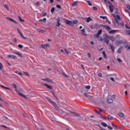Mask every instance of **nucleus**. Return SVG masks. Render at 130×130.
Masks as SVG:
<instances>
[{"mask_svg": "<svg viewBox=\"0 0 130 130\" xmlns=\"http://www.w3.org/2000/svg\"><path fill=\"white\" fill-rule=\"evenodd\" d=\"M70 113L71 114H73V116H76V117H81V115L80 114L75 112L71 111Z\"/></svg>", "mask_w": 130, "mask_h": 130, "instance_id": "4", "label": "nucleus"}, {"mask_svg": "<svg viewBox=\"0 0 130 130\" xmlns=\"http://www.w3.org/2000/svg\"><path fill=\"white\" fill-rule=\"evenodd\" d=\"M46 99L47 100H48V101L50 102V103H51V104H52L56 110H58V107H57V104H56V103L52 101L51 99H50V98L47 97Z\"/></svg>", "mask_w": 130, "mask_h": 130, "instance_id": "1", "label": "nucleus"}, {"mask_svg": "<svg viewBox=\"0 0 130 130\" xmlns=\"http://www.w3.org/2000/svg\"><path fill=\"white\" fill-rule=\"evenodd\" d=\"M78 1L74 2L72 4V7L74 8V7L77 6L78 5Z\"/></svg>", "mask_w": 130, "mask_h": 130, "instance_id": "15", "label": "nucleus"}, {"mask_svg": "<svg viewBox=\"0 0 130 130\" xmlns=\"http://www.w3.org/2000/svg\"><path fill=\"white\" fill-rule=\"evenodd\" d=\"M84 95L85 97H87L89 99H92L93 98V96L87 94L86 93H84Z\"/></svg>", "mask_w": 130, "mask_h": 130, "instance_id": "11", "label": "nucleus"}, {"mask_svg": "<svg viewBox=\"0 0 130 130\" xmlns=\"http://www.w3.org/2000/svg\"><path fill=\"white\" fill-rule=\"evenodd\" d=\"M117 60L118 61H119V62H122V60L119 58H117Z\"/></svg>", "mask_w": 130, "mask_h": 130, "instance_id": "46", "label": "nucleus"}, {"mask_svg": "<svg viewBox=\"0 0 130 130\" xmlns=\"http://www.w3.org/2000/svg\"><path fill=\"white\" fill-rule=\"evenodd\" d=\"M12 86L14 89H17V85L15 83H12Z\"/></svg>", "mask_w": 130, "mask_h": 130, "instance_id": "35", "label": "nucleus"}, {"mask_svg": "<svg viewBox=\"0 0 130 130\" xmlns=\"http://www.w3.org/2000/svg\"><path fill=\"white\" fill-rule=\"evenodd\" d=\"M125 27H126V29H129V26H127V24H125Z\"/></svg>", "mask_w": 130, "mask_h": 130, "instance_id": "61", "label": "nucleus"}, {"mask_svg": "<svg viewBox=\"0 0 130 130\" xmlns=\"http://www.w3.org/2000/svg\"><path fill=\"white\" fill-rule=\"evenodd\" d=\"M110 39L111 40V41H114L115 40V38L114 37H111Z\"/></svg>", "mask_w": 130, "mask_h": 130, "instance_id": "38", "label": "nucleus"}, {"mask_svg": "<svg viewBox=\"0 0 130 130\" xmlns=\"http://www.w3.org/2000/svg\"><path fill=\"white\" fill-rule=\"evenodd\" d=\"M118 115L120 117H123V116H124V115L123 114V113H122V112L119 113V114H118Z\"/></svg>", "mask_w": 130, "mask_h": 130, "instance_id": "27", "label": "nucleus"}, {"mask_svg": "<svg viewBox=\"0 0 130 130\" xmlns=\"http://www.w3.org/2000/svg\"><path fill=\"white\" fill-rule=\"evenodd\" d=\"M94 36L95 38H99V36H100V35L98 34H96L94 35Z\"/></svg>", "mask_w": 130, "mask_h": 130, "instance_id": "41", "label": "nucleus"}, {"mask_svg": "<svg viewBox=\"0 0 130 130\" xmlns=\"http://www.w3.org/2000/svg\"><path fill=\"white\" fill-rule=\"evenodd\" d=\"M1 88H3V89H6V90H9V91H12L11 89H10L9 87H7L6 86H4L3 85H0Z\"/></svg>", "mask_w": 130, "mask_h": 130, "instance_id": "14", "label": "nucleus"}, {"mask_svg": "<svg viewBox=\"0 0 130 130\" xmlns=\"http://www.w3.org/2000/svg\"><path fill=\"white\" fill-rule=\"evenodd\" d=\"M126 8H127L128 10H129V11H130V5H129L127 4V5H126Z\"/></svg>", "mask_w": 130, "mask_h": 130, "instance_id": "58", "label": "nucleus"}, {"mask_svg": "<svg viewBox=\"0 0 130 130\" xmlns=\"http://www.w3.org/2000/svg\"><path fill=\"white\" fill-rule=\"evenodd\" d=\"M60 26V19L59 18L57 19V24H56V27H59Z\"/></svg>", "mask_w": 130, "mask_h": 130, "instance_id": "12", "label": "nucleus"}, {"mask_svg": "<svg viewBox=\"0 0 130 130\" xmlns=\"http://www.w3.org/2000/svg\"><path fill=\"white\" fill-rule=\"evenodd\" d=\"M105 43H106L107 45L109 44V37L108 36H107L106 38L104 39Z\"/></svg>", "mask_w": 130, "mask_h": 130, "instance_id": "3", "label": "nucleus"}, {"mask_svg": "<svg viewBox=\"0 0 130 130\" xmlns=\"http://www.w3.org/2000/svg\"><path fill=\"white\" fill-rule=\"evenodd\" d=\"M13 53H15V54H18V55H19V56H20V57H23V56L22 55V54H21L19 52L14 51Z\"/></svg>", "mask_w": 130, "mask_h": 130, "instance_id": "22", "label": "nucleus"}, {"mask_svg": "<svg viewBox=\"0 0 130 130\" xmlns=\"http://www.w3.org/2000/svg\"><path fill=\"white\" fill-rule=\"evenodd\" d=\"M122 44H123V45H127L128 43L126 41H122Z\"/></svg>", "mask_w": 130, "mask_h": 130, "instance_id": "30", "label": "nucleus"}, {"mask_svg": "<svg viewBox=\"0 0 130 130\" xmlns=\"http://www.w3.org/2000/svg\"><path fill=\"white\" fill-rule=\"evenodd\" d=\"M103 55L105 58H107V56H106V53L105 52V51H103Z\"/></svg>", "mask_w": 130, "mask_h": 130, "instance_id": "26", "label": "nucleus"}, {"mask_svg": "<svg viewBox=\"0 0 130 130\" xmlns=\"http://www.w3.org/2000/svg\"><path fill=\"white\" fill-rule=\"evenodd\" d=\"M47 13L46 12H44L42 14V17H45V16H47Z\"/></svg>", "mask_w": 130, "mask_h": 130, "instance_id": "43", "label": "nucleus"}, {"mask_svg": "<svg viewBox=\"0 0 130 130\" xmlns=\"http://www.w3.org/2000/svg\"><path fill=\"white\" fill-rule=\"evenodd\" d=\"M110 80H111L112 82H115V80H114V78L113 77H110Z\"/></svg>", "mask_w": 130, "mask_h": 130, "instance_id": "52", "label": "nucleus"}, {"mask_svg": "<svg viewBox=\"0 0 130 130\" xmlns=\"http://www.w3.org/2000/svg\"><path fill=\"white\" fill-rule=\"evenodd\" d=\"M36 7H38L39 6H40V2H37L35 4Z\"/></svg>", "mask_w": 130, "mask_h": 130, "instance_id": "37", "label": "nucleus"}, {"mask_svg": "<svg viewBox=\"0 0 130 130\" xmlns=\"http://www.w3.org/2000/svg\"><path fill=\"white\" fill-rule=\"evenodd\" d=\"M99 77H100V78H102V74L100 73L98 74Z\"/></svg>", "mask_w": 130, "mask_h": 130, "instance_id": "60", "label": "nucleus"}, {"mask_svg": "<svg viewBox=\"0 0 130 130\" xmlns=\"http://www.w3.org/2000/svg\"><path fill=\"white\" fill-rule=\"evenodd\" d=\"M104 27L107 31H110V30H111V27L107 25H104Z\"/></svg>", "mask_w": 130, "mask_h": 130, "instance_id": "10", "label": "nucleus"}, {"mask_svg": "<svg viewBox=\"0 0 130 130\" xmlns=\"http://www.w3.org/2000/svg\"><path fill=\"white\" fill-rule=\"evenodd\" d=\"M15 74H17V75H19V76H23V74H22V73H20L19 72V71H15Z\"/></svg>", "mask_w": 130, "mask_h": 130, "instance_id": "29", "label": "nucleus"}, {"mask_svg": "<svg viewBox=\"0 0 130 130\" xmlns=\"http://www.w3.org/2000/svg\"><path fill=\"white\" fill-rule=\"evenodd\" d=\"M64 50L65 52H66V53H67V54H69V51H68V50L64 49Z\"/></svg>", "mask_w": 130, "mask_h": 130, "instance_id": "63", "label": "nucleus"}, {"mask_svg": "<svg viewBox=\"0 0 130 130\" xmlns=\"http://www.w3.org/2000/svg\"><path fill=\"white\" fill-rule=\"evenodd\" d=\"M112 125H113V126H114L115 127H116V128H118V126L113 124V123H112Z\"/></svg>", "mask_w": 130, "mask_h": 130, "instance_id": "50", "label": "nucleus"}, {"mask_svg": "<svg viewBox=\"0 0 130 130\" xmlns=\"http://www.w3.org/2000/svg\"><path fill=\"white\" fill-rule=\"evenodd\" d=\"M3 68H4V66H3V64L2 63V62H0V70H2Z\"/></svg>", "mask_w": 130, "mask_h": 130, "instance_id": "45", "label": "nucleus"}, {"mask_svg": "<svg viewBox=\"0 0 130 130\" xmlns=\"http://www.w3.org/2000/svg\"><path fill=\"white\" fill-rule=\"evenodd\" d=\"M73 24H78V20H75L73 21Z\"/></svg>", "mask_w": 130, "mask_h": 130, "instance_id": "47", "label": "nucleus"}, {"mask_svg": "<svg viewBox=\"0 0 130 130\" xmlns=\"http://www.w3.org/2000/svg\"><path fill=\"white\" fill-rule=\"evenodd\" d=\"M37 31V32H39V33H43V30L41 29H38Z\"/></svg>", "mask_w": 130, "mask_h": 130, "instance_id": "31", "label": "nucleus"}, {"mask_svg": "<svg viewBox=\"0 0 130 130\" xmlns=\"http://www.w3.org/2000/svg\"><path fill=\"white\" fill-rule=\"evenodd\" d=\"M56 8H57V9H59V10H60V9H61V7H60V5H56Z\"/></svg>", "mask_w": 130, "mask_h": 130, "instance_id": "51", "label": "nucleus"}, {"mask_svg": "<svg viewBox=\"0 0 130 130\" xmlns=\"http://www.w3.org/2000/svg\"><path fill=\"white\" fill-rule=\"evenodd\" d=\"M101 125H102L103 126H104V127H107V126H108L107 124H106V123H104V122H102Z\"/></svg>", "mask_w": 130, "mask_h": 130, "instance_id": "25", "label": "nucleus"}, {"mask_svg": "<svg viewBox=\"0 0 130 130\" xmlns=\"http://www.w3.org/2000/svg\"><path fill=\"white\" fill-rule=\"evenodd\" d=\"M102 118H103V119H104L105 120H106V119H107V118H106L103 116H102Z\"/></svg>", "mask_w": 130, "mask_h": 130, "instance_id": "62", "label": "nucleus"}, {"mask_svg": "<svg viewBox=\"0 0 130 130\" xmlns=\"http://www.w3.org/2000/svg\"><path fill=\"white\" fill-rule=\"evenodd\" d=\"M107 117H108V120H112L113 119V117L110 116V115H108Z\"/></svg>", "mask_w": 130, "mask_h": 130, "instance_id": "20", "label": "nucleus"}, {"mask_svg": "<svg viewBox=\"0 0 130 130\" xmlns=\"http://www.w3.org/2000/svg\"><path fill=\"white\" fill-rule=\"evenodd\" d=\"M50 46V44H42L41 45V46L40 47V48H43L44 49H46L48 48V47H49Z\"/></svg>", "mask_w": 130, "mask_h": 130, "instance_id": "2", "label": "nucleus"}, {"mask_svg": "<svg viewBox=\"0 0 130 130\" xmlns=\"http://www.w3.org/2000/svg\"><path fill=\"white\" fill-rule=\"evenodd\" d=\"M81 34H82V35L86 36V35L85 34V29H81Z\"/></svg>", "mask_w": 130, "mask_h": 130, "instance_id": "34", "label": "nucleus"}, {"mask_svg": "<svg viewBox=\"0 0 130 130\" xmlns=\"http://www.w3.org/2000/svg\"><path fill=\"white\" fill-rule=\"evenodd\" d=\"M19 20L20 21V22H25V20L24 19H22V18L20 16H18Z\"/></svg>", "mask_w": 130, "mask_h": 130, "instance_id": "33", "label": "nucleus"}, {"mask_svg": "<svg viewBox=\"0 0 130 130\" xmlns=\"http://www.w3.org/2000/svg\"><path fill=\"white\" fill-rule=\"evenodd\" d=\"M3 7L4 8H5V9H6V10H7L8 11H9V7H8V6H7V5H4Z\"/></svg>", "mask_w": 130, "mask_h": 130, "instance_id": "40", "label": "nucleus"}, {"mask_svg": "<svg viewBox=\"0 0 130 130\" xmlns=\"http://www.w3.org/2000/svg\"><path fill=\"white\" fill-rule=\"evenodd\" d=\"M18 46L19 48H20V49L23 48V46L21 44H19Z\"/></svg>", "mask_w": 130, "mask_h": 130, "instance_id": "53", "label": "nucleus"}, {"mask_svg": "<svg viewBox=\"0 0 130 130\" xmlns=\"http://www.w3.org/2000/svg\"><path fill=\"white\" fill-rule=\"evenodd\" d=\"M116 18L118 19V20H121V18H120V16H119V15H116Z\"/></svg>", "mask_w": 130, "mask_h": 130, "instance_id": "49", "label": "nucleus"}, {"mask_svg": "<svg viewBox=\"0 0 130 130\" xmlns=\"http://www.w3.org/2000/svg\"><path fill=\"white\" fill-rule=\"evenodd\" d=\"M63 75L64 77H65L66 78H69V76L68 75V74H66L65 73H63Z\"/></svg>", "mask_w": 130, "mask_h": 130, "instance_id": "44", "label": "nucleus"}, {"mask_svg": "<svg viewBox=\"0 0 130 130\" xmlns=\"http://www.w3.org/2000/svg\"><path fill=\"white\" fill-rule=\"evenodd\" d=\"M107 101L108 103H110V104L113 103V100H112L111 98L109 97L107 98Z\"/></svg>", "mask_w": 130, "mask_h": 130, "instance_id": "9", "label": "nucleus"}, {"mask_svg": "<svg viewBox=\"0 0 130 130\" xmlns=\"http://www.w3.org/2000/svg\"><path fill=\"white\" fill-rule=\"evenodd\" d=\"M43 85H44V86H46V87H47V88H48V89H49L50 90L52 89V87H51V86L49 85L46 84H43Z\"/></svg>", "mask_w": 130, "mask_h": 130, "instance_id": "19", "label": "nucleus"}, {"mask_svg": "<svg viewBox=\"0 0 130 130\" xmlns=\"http://www.w3.org/2000/svg\"><path fill=\"white\" fill-rule=\"evenodd\" d=\"M107 128H108V129H109V130H112L113 128H112L111 126H109V125H108L107 126Z\"/></svg>", "mask_w": 130, "mask_h": 130, "instance_id": "48", "label": "nucleus"}, {"mask_svg": "<svg viewBox=\"0 0 130 130\" xmlns=\"http://www.w3.org/2000/svg\"><path fill=\"white\" fill-rule=\"evenodd\" d=\"M23 73L24 75H25V76H30V75H29L28 73H27L25 71H23Z\"/></svg>", "mask_w": 130, "mask_h": 130, "instance_id": "39", "label": "nucleus"}, {"mask_svg": "<svg viewBox=\"0 0 130 130\" xmlns=\"http://www.w3.org/2000/svg\"><path fill=\"white\" fill-rule=\"evenodd\" d=\"M109 8L111 13H113V11L114 10V6H113V5H111L109 6Z\"/></svg>", "mask_w": 130, "mask_h": 130, "instance_id": "6", "label": "nucleus"}, {"mask_svg": "<svg viewBox=\"0 0 130 130\" xmlns=\"http://www.w3.org/2000/svg\"><path fill=\"white\" fill-rule=\"evenodd\" d=\"M6 19H8V20H9V21H11L13 23H15V24H17V22L15 20H14L13 18H10L9 17H7Z\"/></svg>", "mask_w": 130, "mask_h": 130, "instance_id": "8", "label": "nucleus"}, {"mask_svg": "<svg viewBox=\"0 0 130 130\" xmlns=\"http://www.w3.org/2000/svg\"><path fill=\"white\" fill-rule=\"evenodd\" d=\"M39 22H44V23H45V22H46V18H44L42 19H40Z\"/></svg>", "mask_w": 130, "mask_h": 130, "instance_id": "24", "label": "nucleus"}, {"mask_svg": "<svg viewBox=\"0 0 130 130\" xmlns=\"http://www.w3.org/2000/svg\"><path fill=\"white\" fill-rule=\"evenodd\" d=\"M97 34H98L99 35H101V34H102V29H100V30H99Z\"/></svg>", "mask_w": 130, "mask_h": 130, "instance_id": "36", "label": "nucleus"}, {"mask_svg": "<svg viewBox=\"0 0 130 130\" xmlns=\"http://www.w3.org/2000/svg\"><path fill=\"white\" fill-rule=\"evenodd\" d=\"M116 45H118V46H120V45H121V44H122V41H118L116 42Z\"/></svg>", "mask_w": 130, "mask_h": 130, "instance_id": "16", "label": "nucleus"}, {"mask_svg": "<svg viewBox=\"0 0 130 130\" xmlns=\"http://www.w3.org/2000/svg\"><path fill=\"white\" fill-rule=\"evenodd\" d=\"M64 21L65 23H66L67 25H72L73 24V21H70L69 19H65Z\"/></svg>", "mask_w": 130, "mask_h": 130, "instance_id": "5", "label": "nucleus"}, {"mask_svg": "<svg viewBox=\"0 0 130 130\" xmlns=\"http://www.w3.org/2000/svg\"><path fill=\"white\" fill-rule=\"evenodd\" d=\"M18 95H19V96H21L22 97H23V98H25L26 99H27V96H26L24 94H22L21 92H18Z\"/></svg>", "mask_w": 130, "mask_h": 130, "instance_id": "17", "label": "nucleus"}, {"mask_svg": "<svg viewBox=\"0 0 130 130\" xmlns=\"http://www.w3.org/2000/svg\"><path fill=\"white\" fill-rule=\"evenodd\" d=\"M42 80L43 81L48 82V83H52L53 82V81H52L51 79L49 78L43 79Z\"/></svg>", "mask_w": 130, "mask_h": 130, "instance_id": "7", "label": "nucleus"}, {"mask_svg": "<svg viewBox=\"0 0 130 130\" xmlns=\"http://www.w3.org/2000/svg\"><path fill=\"white\" fill-rule=\"evenodd\" d=\"M93 10H94V11H97L98 10V9L96 7H93Z\"/></svg>", "mask_w": 130, "mask_h": 130, "instance_id": "57", "label": "nucleus"}, {"mask_svg": "<svg viewBox=\"0 0 130 130\" xmlns=\"http://www.w3.org/2000/svg\"><path fill=\"white\" fill-rule=\"evenodd\" d=\"M5 104L6 106H9V103H7V102H5Z\"/></svg>", "mask_w": 130, "mask_h": 130, "instance_id": "64", "label": "nucleus"}, {"mask_svg": "<svg viewBox=\"0 0 130 130\" xmlns=\"http://www.w3.org/2000/svg\"><path fill=\"white\" fill-rule=\"evenodd\" d=\"M7 57L11 58L12 57V58H16L17 56L14 55H8L7 56Z\"/></svg>", "mask_w": 130, "mask_h": 130, "instance_id": "21", "label": "nucleus"}, {"mask_svg": "<svg viewBox=\"0 0 130 130\" xmlns=\"http://www.w3.org/2000/svg\"><path fill=\"white\" fill-rule=\"evenodd\" d=\"M128 45H126L125 48L126 49V48H127V49H130V46L129 47H128Z\"/></svg>", "mask_w": 130, "mask_h": 130, "instance_id": "55", "label": "nucleus"}, {"mask_svg": "<svg viewBox=\"0 0 130 130\" xmlns=\"http://www.w3.org/2000/svg\"><path fill=\"white\" fill-rule=\"evenodd\" d=\"M120 26H124V22L123 21H122L121 23H120Z\"/></svg>", "mask_w": 130, "mask_h": 130, "instance_id": "54", "label": "nucleus"}, {"mask_svg": "<svg viewBox=\"0 0 130 130\" xmlns=\"http://www.w3.org/2000/svg\"><path fill=\"white\" fill-rule=\"evenodd\" d=\"M17 32L19 33L20 36H21L22 38H25V37H24V36H23V35L22 34V32H21V31H20V29H19V28H17Z\"/></svg>", "mask_w": 130, "mask_h": 130, "instance_id": "18", "label": "nucleus"}, {"mask_svg": "<svg viewBox=\"0 0 130 130\" xmlns=\"http://www.w3.org/2000/svg\"><path fill=\"white\" fill-rule=\"evenodd\" d=\"M118 30H111L109 31V34H114L115 32H118Z\"/></svg>", "mask_w": 130, "mask_h": 130, "instance_id": "13", "label": "nucleus"}, {"mask_svg": "<svg viewBox=\"0 0 130 130\" xmlns=\"http://www.w3.org/2000/svg\"><path fill=\"white\" fill-rule=\"evenodd\" d=\"M100 40L101 41H103V40H104V39L102 38V37H100Z\"/></svg>", "mask_w": 130, "mask_h": 130, "instance_id": "59", "label": "nucleus"}, {"mask_svg": "<svg viewBox=\"0 0 130 130\" xmlns=\"http://www.w3.org/2000/svg\"><path fill=\"white\" fill-rule=\"evenodd\" d=\"M86 2L88 4V6H90V7H92V3H91V1H86Z\"/></svg>", "mask_w": 130, "mask_h": 130, "instance_id": "28", "label": "nucleus"}, {"mask_svg": "<svg viewBox=\"0 0 130 130\" xmlns=\"http://www.w3.org/2000/svg\"><path fill=\"white\" fill-rule=\"evenodd\" d=\"M85 88L87 89V90H90L91 89V86H90V85H87L85 87Z\"/></svg>", "mask_w": 130, "mask_h": 130, "instance_id": "42", "label": "nucleus"}, {"mask_svg": "<svg viewBox=\"0 0 130 130\" xmlns=\"http://www.w3.org/2000/svg\"><path fill=\"white\" fill-rule=\"evenodd\" d=\"M84 20H86L87 23H89L92 19H91V17H88L87 18H84Z\"/></svg>", "mask_w": 130, "mask_h": 130, "instance_id": "23", "label": "nucleus"}, {"mask_svg": "<svg viewBox=\"0 0 130 130\" xmlns=\"http://www.w3.org/2000/svg\"><path fill=\"white\" fill-rule=\"evenodd\" d=\"M94 112L95 113H96V114H98V115H100V113H99V112H98V111H96V110H95V111H94Z\"/></svg>", "mask_w": 130, "mask_h": 130, "instance_id": "56", "label": "nucleus"}, {"mask_svg": "<svg viewBox=\"0 0 130 130\" xmlns=\"http://www.w3.org/2000/svg\"><path fill=\"white\" fill-rule=\"evenodd\" d=\"M54 11H55V9L54 8V7L52 8L51 9V13L52 14H53V13H54Z\"/></svg>", "mask_w": 130, "mask_h": 130, "instance_id": "32", "label": "nucleus"}]
</instances>
